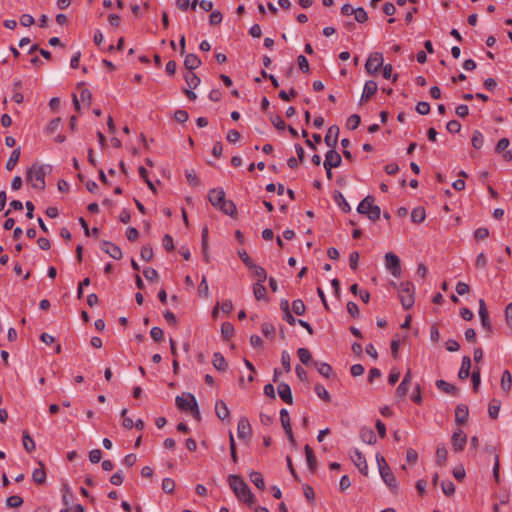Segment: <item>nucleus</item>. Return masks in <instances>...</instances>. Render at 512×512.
Instances as JSON below:
<instances>
[{
    "label": "nucleus",
    "mask_w": 512,
    "mask_h": 512,
    "mask_svg": "<svg viewBox=\"0 0 512 512\" xmlns=\"http://www.w3.org/2000/svg\"><path fill=\"white\" fill-rule=\"evenodd\" d=\"M229 485L233 490L235 496L246 503L248 506H252L256 503V498L251 492L249 486L244 480L238 475H230L228 477Z\"/></svg>",
    "instance_id": "f257e3e1"
},
{
    "label": "nucleus",
    "mask_w": 512,
    "mask_h": 512,
    "mask_svg": "<svg viewBox=\"0 0 512 512\" xmlns=\"http://www.w3.org/2000/svg\"><path fill=\"white\" fill-rule=\"evenodd\" d=\"M376 461L379 468V473L381 475V478L385 482V484L393 491L397 492L398 490V483L396 480L395 475L391 471L389 465L387 464L385 458L382 455L377 454L376 455Z\"/></svg>",
    "instance_id": "f03ea898"
},
{
    "label": "nucleus",
    "mask_w": 512,
    "mask_h": 512,
    "mask_svg": "<svg viewBox=\"0 0 512 512\" xmlns=\"http://www.w3.org/2000/svg\"><path fill=\"white\" fill-rule=\"evenodd\" d=\"M398 297L405 310L413 307L415 302V287L412 282H401L398 286Z\"/></svg>",
    "instance_id": "7ed1b4c3"
},
{
    "label": "nucleus",
    "mask_w": 512,
    "mask_h": 512,
    "mask_svg": "<svg viewBox=\"0 0 512 512\" xmlns=\"http://www.w3.org/2000/svg\"><path fill=\"white\" fill-rule=\"evenodd\" d=\"M374 197L366 196L358 205L357 212L366 215L371 221H377L380 218V207L373 204Z\"/></svg>",
    "instance_id": "20e7f679"
},
{
    "label": "nucleus",
    "mask_w": 512,
    "mask_h": 512,
    "mask_svg": "<svg viewBox=\"0 0 512 512\" xmlns=\"http://www.w3.org/2000/svg\"><path fill=\"white\" fill-rule=\"evenodd\" d=\"M45 175L44 166L33 164L27 171V181L31 182L34 189L43 191L46 186Z\"/></svg>",
    "instance_id": "39448f33"
},
{
    "label": "nucleus",
    "mask_w": 512,
    "mask_h": 512,
    "mask_svg": "<svg viewBox=\"0 0 512 512\" xmlns=\"http://www.w3.org/2000/svg\"><path fill=\"white\" fill-rule=\"evenodd\" d=\"M383 55L380 52L371 53L365 63L367 73L376 75L383 66Z\"/></svg>",
    "instance_id": "423d86ee"
},
{
    "label": "nucleus",
    "mask_w": 512,
    "mask_h": 512,
    "mask_svg": "<svg viewBox=\"0 0 512 512\" xmlns=\"http://www.w3.org/2000/svg\"><path fill=\"white\" fill-rule=\"evenodd\" d=\"M385 265L394 277H400L401 263L399 257L395 253L388 252L385 254Z\"/></svg>",
    "instance_id": "0eeeda50"
},
{
    "label": "nucleus",
    "mask_w": 512,
    "mask_h": 512,
    "mask_svg": "<svg viewBox=\"0 0 512 512\" xmlns=\"http://www.w3.org/2000/svg\"><path fill=\"white\" fill-rule=\"evenodd\" d=\"M467 442V436L464 433V431L460 428L456 429L453 432V435L451 437V445L455 452H461L463 451L465 445Z\"/></svg>",
    "instance_id": "6e6552de"
},
{
    "label": "nucleus",
    "mask_w": 512,
    "mask_h": 512,
    "mask_svg": "<svg viewBox=\"0 0 512 512\" xmlns=\"http://www.w3.org/2000/svg\"><path fill=\"white\" fill-rule=\"evenodd\" d=\"M350 458L355 464V466L358 468V470L363 475L366 476L368 474V465L364 455L358 449L355 448L351 451Z\"/></svg>",
    "instance_id": "1a4fd4ad"
},
{
    "label": "nucleus",
    "mask_w": 512,
    "mask_h": 512,
    "mask_svg": "<svg viewBox=\"0 0 512 512\" xmlns=\"http://www.w3.org/2000/svg\"><path fill=\"white\" fill-rule=\"evenodd\" d=\"M252 435V428L246 417H241L237 424V436L239 439H247Z\"/></svg>",
    "instance_id": "9d476101"
},
{
    "label": "nucleus",
    "mask_w": 512,
    "mask_h": 512,
    "mask_svg": "<svg viewBox=\"0 0 512 512\" xmlns=\"http://www.w3.org/2000/svg\"><path fill=\"white\" fill-rule=\"evenodd\" d=\"M341 163V155L335 150V148H331L327 151L323 164L324 166H329V168H337L341 165Z\"/></svg>",
    "instance_id": "9b49d317"
},
{
    "label": "nucleus",
    "mask_w": 512,
    "mask_h": 512,
    "mask_svg": "<svg viewBox=\"0 0 512 512\" xmlns=\"http://www.w3.org/2000/svg\"><path fill=\"white\" fill-rule=\"evenodd\" d=\"M101 249L115 260H120L122 258L123 254L120 247L112 242L103 241L101 244Z\"/></svg>",
    "instance_id": "f8f14e48"
},
{
    "label": "nucleus",
    "mask_w": 512,
    "mask_h": 512,
    "mask_svg": "<svg viewBox=\"0 0 512 512\" xmlns=\"http://www.w3.org/2000/svg\"><path fill=\"white\" fill-rule=\"evenodd\" d=\"M225 199V192L222 188H214L208 192V200L212 206L218 208Z\"/></svg>",
    "instance_id": "ddd939ff"
},
{
    "label": "nucleus",
    "mask_w": 512,
    "mask_h": 512,
    "mask_svg": "<svg viewBox=\"0 0 512 512\" xmlns=\"http://www.w3.org/2000/svg\"><path fill=\"white\" fill-rule=\"evenodd\" d=\"M339 127L333 125L328 128V131L324 137V142L328 147L335 148L338 141Z\"/></svg>",
    "instance_id": "4468645a"
},
{
    "label": "nucleus",
    "mask_w": 512,
    "mask_h": 512,
    "mask_svg": "<svg viewBox=\"0 0 512 512\" xmlns=\"http://www.w3.org/2000/svg\"><path fill=\"white\" fill-rule=\"evenodd\" d=\"M277 390H278V394H279L280 398L285 403H287L289 405H291L293 403L292 391H291L290 386L287 383L281 382L280 384H278Z\"/></svg>",
    "instance_id": "2eb2a0df"
},
{
    "label": "nucleus",
    "mask_w": 512,
    "mask_h": 512,
    "mask_svg": "<svg viewBox=\"0 0 512 512\" xmlns=\"http://www.w3.org/2000/svg\"><path fill=\"white\" fill-rule=\"evenodd\" d=\"M378 90V85L375 81L369 80L365 83L363 93L361 96V102L368 101L371 97L375 95Z\"/></svg>",
    "instance_id": "dca6fc26"
},
{
    "label": "nucleus",
    "mask_w": 512,
    "mask_h": 512,
    "mask_svg": "<svg viewBox=\"0 0 512 512\" xmlns=\"http://www.w3.org/2000/svg\"><path fill=\"white\" fill-rule=\"evenodd\" d=\"M469 416V408L465 404H458L455 409V422L465 424Z\"/></svg>",
    "instance_id": "f3484780"
},
{
    "label": "nucleus",
    "mask_w": 512,
    "mask_h": 512,
    "mask_svg": "<svg viewBox=\"0 0 512 512\" xmlns=\"http://www.w3.org/2000/svg\"><path fill=\"white\" fill-rule=\"evenodd\" d=\"M202 62L200 58L193 53L187 54L184 60V66L187 70L194 71L201 66Z\"/></svg>",
    "instance_id": "a211bd4d"
},
{
    "label": "nucleus",
    "mask_w": 512,
    "mask_h": 512,
    "mask_svg": "<svg viewBox=\"0 0 512 512\" xmlns=\"http://www.w3.org/2000/svg\"><path fill=\"white\" fill-rule=\"evenodd\" d=\"M215 413L217 417L221 420H225L229 418L230 411L223 400H217L215 403Z\"/></svg>",
    "instance_id": "6ab92c4d"
},
{
    "label": "nucleus",
    "mask_w": 512,
    "mask_h": 512,
    "mask_svg": "<svg viewBox=\"0 0 512 512\" xmlns=\"http://www.w3.org/2000/svg\"><path fill=\"white\" fill-rule=\"evenodd\" d=\"M470 369H471V359L469 356H464L462 358L461 367L458 372L459 379H461V380L467 379L470 375Z\"/></svg>",
    "instance_id": "aec40b11"
},
{
    "label": "nucleus",
    "mask_w": 512,
    "mask_h": 512,
    "mask_svg": "<svg viewBox=\"0 0 512 512\" xmlns=\"http://www.w3.org/2000/svg\"><path fill=\"white\" fill-rule=\"evenodd\" d=\"M212 364L218 371L224 372L228 368V364L220 352L213 354Z\"/></svg>",
    "instance_id": "412c9836"
},
{
    "label": "nucleus",
    "mask_w": 512,
    "mask_h": 512,
    "mask_svg": "<svg viewBox=\"0 0 512 512\" xmlns=\"http://www.w3.org/2000/svg\"><path fill=\"white\" fill-rule=\"evenodd\" d=\"M436 386L443 392L453 395V396H456L459 393V389L456 386H454L442 379L436 381Z\"/></svg>",
    "instance_id": "4be33fe9"
},
{
    "label": "nucleus",
    "mask_w": 512,
    "mask_h": 512,
    "mask_svg": "<svg viewBox=\"0 0 512 512\" xmlns=\"http://www.w3.org/2000/svg\"><path fill=\"white\" fill-rule=\"evenodd\" d=\"M218 209L229 216H235L237 213L234 202L232 200H227L226 198L221 202L220 206H218Z\"/></svg>",
    "instance_id": "5701e85b"
},
{
    "label": "nucleus",
    "mask_w": 512,
    "mask_h": 512,
    "mask_svg": "<svg viewBox=\"0 0 512 512\" xmlns=\"http://www.w3.org/2000/svg\"><path fill=\"white\" fill-rule=\"evenodd\" d=\"M184 395H186L187 398L190 399L189 410L191 411L193 418H195L197 421H200L201 415L195 396L191 393H184Z\"/></svg>",
    "instance_id": "b1692460"
},
{
    "label": "nucleus",
    "mask_w": 512,
    "mask_h": 512,
    "mask_svg": "<svg viewBox=\"0 0 512 512\" xmlns=\"http://www.w3.org/2000/svg\"><path fill=\"white\" fill-rule=\"evenodd\" d=\"M360 438L364 443L374 444L377 441V437L371 428H362L360 430Z\"/></svg>",
    "instance_id": "393cba45"
},
{
    "label": "nucleus",
    "mask_w": 512,
    "mask_h": 512,
    "mask_svg": "<svg viewBox=\"0 0 512 512\" xmlns=\"http://www.w3.org/2000/svg\"><path fill=\"white\" fill-rule=\"evenodd\" d=\"M447 449L444 444H440L437 446L436 453H435V461L437 465L444 466L447 461Z\"/></svg>",
    "instance_id": "a878e982"
},
{
    "label": "nucleus",
    "mask_w": 512,
    "mask_h": 512,
    "mask_svg": "<svg viewBox=\"0 0 512 512\" xmlns=\"http://www.w3.org/2000/svg\"><path fill=\"white\" fill-rule=\"evenodd\" d=\"M184 79L188 88L191 89L197 88L201 82L200 78L192 70H188L184 73Z\"/></svg>",
    "instance_id": "bb28decb"
},
{
    "label": "nucleus",
    "mask_w": 512,
    "mask_h": 512,
    "mask_svg": "<svg viewBox=\"0 0 512 512\" xmlns=\"http://www.w3.org/2000/svg\"><path fill=\"white\" fill-rule=\"evenodd\" d=\"M40 465V468H36L32 472V479L38 485H42L46 482V471L44 469L42 462H40Z\"/></svg>",
    "instance_id": "cd10ccee"
},
{
    "label": "nucleus",
    "mask_w": 512,
    "mask_h": 512,
    "mask_svg": "<svg viewBox=\"0 0 512 512\" xmlns=\"http://www.w3.org/2000/svg\"><path fill=\"white\" fill-rule=\"evenodd\" d=\"M305 455H306V460H307V464H308L310 471L315 472L316 466H317V460H316V457L314 455L312 448L309 445L305 446Z\"/></svg>",
    "instance_id": "c85d7f7f"
},
{
    "label": "nucleus",
    "mask_w": 512,
    "mask_h": 512,
    "mask_svg": "<svg viewBox=\"0 0 512 512\" xmlns=\"http://www.w3.org/2000/svg\"><path fill=\"white\" fill-rule=\"evenodd\" d=\"M334 199L344 213H348L351 211L349 203L347 202L344 195L340 191L335 192Z\"/></svg>",
    "instance_id": "c756f323"
},
{
    "label": "nucleus",
    "mask_w": 512,
    "mask_h": 512,
    "mask_svg": "<svg viewBox=\"0 0 512 512\" xmlns=\"http://www.w3.org/2000/svg\"><path fill=\"white\" fill-rule=\"evenodd\" d=\"M253 293L256 300L267 299V290L263 283H255L253 285Z\"/></svg>",
    "instance_id": "7c9ffc66"
},
{
    "label": "nucleus",
    "mask_w": 512,
    "mask_h": 512,
    "mask_svg": "<svg viewBox=\"0 0 512 512\" xmlns=\"http://www.w3.org/2000/svg\"><path fill=\"white\" fill-rule=\"evenodd\" d=\"M426 218L425 209L423 207H416L411 212V220L414 223H422Z\"/></svg>",
    "instance_id": "2f4dec72"
},
{
    "label": "nucleus",
    "mask_w": 512,
    "mask_h": 512,
    "mask_svg": "<svg viewBox=\"0 0 512 512\" xmlns=\"http://www.w3.org/2000/svg\"><path fill=\"white\" fill-rule=\"evenodd\" d=\"M22 440H23L24 449L28 453H31L35 450V448H36L35 442L32 439V437L30 436V434L28 433V431H26V430L23 431Z\"/></svg>",
    "instance_id": "473e14b6"
},
{
    "label": "nucleus",
    "mask_w": 512,
    "mask_h": 512,
    "mask_svg": "<svg viewBox=\"0 0 512 512\" xmlns=\"http://www.w3.org/2000/svg\"><path fill=\"white\" fill-rule=\"evenodd\" d=\"M20 154H21L20 148L13 150V152L11 153V155L5 165V167L8 171H11L14 169V167L16 166V164L19 161Z\"/></svg>",
    "instance_id": "72a5a7b5"
},
{
    "label": "nucleus",
    "mask_w": 512,
    "mask_h": 512,
    "mask_svg": "<svg viewBox=\"0 0 512 512\" xmlns=\"http://www.w3.org/2000/svg\"><path fill=\"white\" fill-rule=\"evenodd\" d=\"M250 480L258 489L263 490L265 488V481L260 472L252 471L250 473Z\"/></svg>",
    "instance_id": "f704fd0d"
},
{
    "label": "nucleus",
    "mask_w": 512,
    "mask_h": 512,
    "mask_svg": "<svg viewBox=\"0 0 512 512\" xmlns=\"http://www.w3.org/2000/svg\"><path fill=\"white\" fill-rule=\"evenodd\" d=\"M315 366L322 376L330 378L333 375L332 367L328 363L315 362Z\"/></svg>",
    "instance_id": "c9c22d12"
},
{
    "label": "nucleus",
    "mask_w": 512,
    "mask_h": 512,
    "mask_svg": "<svg viewBox=\"0 0 512 512\" xmlns=\"http://www.w3.org/2000/svg\"><path fill=\"white\" fill-rule=\"evenodd\" d=\"M501 407V401L497 399H492L488 406V413L492 419H496L498 417L499 411Z\"/></svg>",
    "instance_id": "e433bc0d"
},
{
    "label": "nucleus",
    "mask_w": 512,
    "mask_h": 512,
    "mask_svg": "<svg viewBox=\"0 0 512 512\" xmlns=\"http://www.w3.org/2000/svg\"><path fill=\"white\" fill-rule=\"evenodd\" d=\"M314 391L317 394V396L324 400L325 402L329 403L331 401V396L329 392L325 389V387L322 384H315Z\"/></svg>",
    "instance_id": "4c0bfd02"
},
{
    "label": "nucleus",
    "mask_w": 512,
    "mask_h": 512,
    "mask_svg": "<svg viewBox=\"0 0 512 512\" xmlns=\"http://www.w3.org/2000/svg\"><path fill=\"white\" fill-rule=\"evenodd\" d=\"M500 385L504 391H510L512 387V375L508 370L503 372Z\"/></svg>",
    "instance_id": "58836bf2"
},
{
    "label": "nucleus",
    "mask_w": 512,
    "mask_h": 512,
    "mask_svg": "<svg viewBox=\"0 0 512 512\" xmlns=\"http://www.w3.org/2000/svg\"><path fill=\"white\" fill-rule=\"evenodd\" d=\"M471 144L475 149H481L484 144V137L482 133L478 130H475L473 132L472 138H471Z\"/></svg>",
    "instance_id": "ea45409f"
},
{
    "label": "nucleus",
    "mask_w": 512,
    "mask_h": 512,
    "mask_svg": "<svg viewBox=\"0 0 512 512\" xmlns=\"http://www.w3.org/2000/svg\"><path fill=\"white\" fill-rule=\"evenodd\" d=\"M221 334L225 340H229L234 334V326L230 322L222 323Z\"/></svg>",
    "instance_id": "a19ab883"
},
{
    "label": "nucleus",
    "mask_w": 512,
    "mask_h": 512,
    "mask_svg": "<svg viewBox=\"0 0 512 512\" xmlns=\"http://www.w3.org/2000/svg\"><path fill=\"white\" fill-rule=\"evenodd\" d=\"M254 272L255 277H257L258 281L256 283H264L267 279V273L266 270L259 266L254 264V266L251 268Z\"/></svg>",
    "instance_id": "79ce46f5"
},
{
    "label": "nucleus",
    "mask_w": 512,
    "mask_h": 512,
    "mask_svg": "<svg viewBox=\"0 0 512 512\" xmlns=\"http://www.w3.org/2000/svg\"><path fill=\"white\" fill-rule=\"evenodd\" d=\"M292 310L296 315H304L306 312V306L301 299H296L292 302Z\"/></svg>",
    "instance_id": "37998d69"
},
{
    "label": "nucleus",
    "mask_w": 512,
    "mask_h": 512,
    "mask_svg": "<svg viewBox=\"0 0 512 512\" xmlns=\"http://www.w3.org/2000/svg\"><path fill=\"white\" fill-rule=\"evenodd\" d=\"M189 402L190 399H188L184 394L183 396H177L175 399L176 406L181 411L189 410Z\"/></svg>",
    "instance_id": "c03bdc74"
},
{
    "label": "nucleus",
    "mask_w": 512,
    "mask_h": 512,
    "mask_svg": "<svg viewBox=\"0 0 512 512\" xmlns=\"http://www.w3.org/2000/svg\"><path fill=\"white\" fill-rule=\"evenodd\" d=\"M355 21L358 23H365L368 20V14L363 7H358L354 11Z\"/></svg>",
    "instance_id": "a18cd8bd"
},
{
    "label": "nucleus",
    "mask_w": 512,
    "mask_h": 512,
    "mask_svg": "<svg viewBox=\"0 0 512 512\" xmlns=\"http://www.w3.org/2000/svg\"><path fill=\"white\" fill-rule=\"evenodd\" d=\"M297 354H298L300 361L303 364H308L312 359V355L307 348H299L297 351Z\"/></svg>",
    "instance_id": "49530a36"
},
{
    "label": "nucleus",
    "mask_w": 512,
    "mask_h": 512,
    "mask_svg": "<svg viewBox=\"0 0 512 512\" xmlns=\"http://www.w3.org/2000/svg\"><path fill=\"white\" fill-rule=\"evenodd\" d=\"M360 121L361 119L358 114H352L351 116L348 117L346 126L350 130H355L356 128H358Z\"/></svg>",
    "instance_id": "de8ad7c7"
},
{
    "label": "nucleus",
    "mask_w": 512,
    "mask_h": 512,
    "mask_svg": "<svg viewBox=\"0 0 512 512\" xmlns=\"http://www.w3.org/2000/svg\"><path fill=\"white\" fill-rule=\"evenodd\" d=\"M162 489L165 493H173L175 490V481L172 478H164L162 481Z\"/></svg>",
    "instance_id": "09e8293b"
},
{
    "label": "nucleus",
    "mask_w": 512,
    "mask_h": 512,
    "mask_svg": "<svg viewBox=\"0 0 512 512\" xmlns=\"http://www.w3.org/2000/svg\"><path fill=\"white\" fill-rule=\"evenodd\" d=\"M6 504L10 508H17L23 504V499L18 495H13L7 498Z\"/></svg>",
    "instance_id": "8fccbe9b"
},
{
    "label": "nucleus",
    "mask_w": 512,
    "mask_h": 512,
    "mask_svg": "<svg viewBox=\"0 0 512 512\" xmlns=\"http://www.w3.org/2000/svg\"><path fill=\"white\" fill-rule=\"evenodd\" d=\"M150 336L155 342H160L164 339V331L160 327H152L150 330Z\"/></svg>",
    "instance_id": "3c124183"
},
{
    "label": "nucleus",
    "mask_w": 512,
    "mask_h": 512,
    "mask_svg": "<svg viewBox=\"0 0 512 512\" xmlns=\"http://www.w3.org/2000/svg\"><path fill=\"white\" fill-rule=\"evenodd\" d=\"M141 258L144 260V261H151L153 259V249L150 245H145L141 248Z\"/></svg>",
    "instance_id": "603ef678"
},
{
    "label": "nucleus",
    "mask_w": 512,
    "mask_h": 512,
    "mask_svg": "<svg viewBox=\"0 0 512 512\" xmlns=\"http://www.w3.org/2000/svg\"><path fill=\"white\" fill-rule=\"evenodd\" d=\"M441 488L446 496H452L455 493V485L452 481H442Z\"/></svg>",
    "instance_id": "864d4df0"
},
{
    "label": "nucleus",
    "mask_w": 512,
    "mask_h": 512,
    "mask_svg": "<svg viewBox=\"0 0 512 512\" xmlns=\"http://www.w3.org/2000/svg\"><path fill=\"white\" fill-rule=\"evenodd\" d=\"M471 380H472V383H473V390L476 392L478 390V387L480 385V382H481V377H480V368L479 367H475L472 374H471Z\"/></svg>",
    "instance_id": "5fc2aeb1"
},
{
    "label": "nucleus",
    "mask_w": 512,
    "mask_h": 512,
    "mask_svg": "<svg viewBox=\"0 0 512 512\" xmlns=\"http://www.w3.org/2000/svg\"><path fill=\"white\" fill-rule=\"evenodd\" d=\"M185 177L190 185L192 186H198L200 184V180L197 177L194 170H186L185 171Z\"/></svg>",
    "instance_id": "6e6d98bb"
},
{
    "label": "nucleus",
    "mask_w": 512,
    "mask_h": 512,
    "mask_svg": "<svg viewBox=\"0 0 512 512\" xmlns=\"http://www.w3.org/2000/svg\"><path fill=\"white\" fill-rule=\"evenodd\" d=\"M291 358L290 354L287 351H282L281 353V363L284 370L288 373L291 371Z\"/></svg>",
    "instance_id": "4d7b16f0"
},
{
    "label": "nucleus",
    "mask_w": 512,
    "mask_h": 512,
    "mask_svg": "<svg viewBox=\"0 0 512 512\" xmlns=\"http://www.w3.org/2000/svg\"><path fill=\"white\" fill-rule=\"evenodd\" d=\"M208 292H209V287H208V283H207V279H206V276H203L202 277V280L200 282V285L198 287V293L201 297H208Z\"/></svg>",
    "instance_id": "13d9d810"
},
{
    "label": "nucleus",
    "mask_w": 512,
    "mask_h": 512,
    "mask_svg": "<svg viewBox=\"0 0 512 512\" xmlns=\"http://www.w3.org/2000/svg\"><path fill=\"white\" fill-rule=\"evenodd\" d=\"M143 275L148 281H156L158 279V272L151 267H147L143 270Z\"/></svg>",
    "instance_id": "bf43d9fd"
},
{
    "label": "nucleus",
    "mask_w": 512,
    "mask_h": 512,
    "mask_svg": "<svg viewBox=\"0 0 512 512\" xmlns=\"http://www.w3.org/2000/svg\"><path fill=\"white\" fill-rule=\"evenodd\" d=\"M415 110L421 115H427L430 112V104L426 101L417 103Z\"/></svg>",
    "instance_id": "052dcab7"
},
{
    "label": "nucleus",
    "mask_w": 512,
    "mask_h": 512,
    "mask_svg": "<svg viewBox=\"0 0 512 512\" xmlns=\"http://www.w3.org/2000/svg\"><path fill=\"white\" fill-rule=\"evenodd\" d=\"M270 121L278 130H284L286 128L284 120L279 115L271 116Z\"/></svg>",
    "instance_id": "680f3d73"
},
{
    "label": "nucleus",
    "mask_w": 512,
    "mask_h": 512,
    "mask_svg": "<svg viewBox=\"0 0 512 512\" xmlns=\"http://www.w3.org/2000/svg\"><path fill=\"white\" fill-rule=\"evenodd\" d=\"M261 331L266 337H273L275 334V328L273 324L268 322L262 324Z\"/></svg>",
    "instance_id": "e2e57ef3"
},
{
    "label": "nucleus",
    "mask_w": 512,
    "mask_h": 512,
    "mask_svg": "<svg viewBox=\"0 0 512 512\" xmlns=\"http://www.w3.org/2000/svg\"><path fill=\"white\" fill-rule=\"evenodd\" d=\"M238 255H239L240 259L243 261V263L248 268H252L254 266V262L252 261V259L250 258V256L248 255V253L244 249L243 250H239L238 251Z\"/></svg>",
    "instance_id": "0e129e2a"
},
{
    "label": "nucleus",
    "mask_w": 512,
    "mask_h": 512,
    "mask_svg": "<svg viewBox=\"0 0 512 512\" xmlns=\"http://www.w3.org/2000/svg\"><path fill=\"white\" fill-rule=\"evenodd\" d=\"M222 18V13L220 11H212L209 16V23L211 25H218L222 22Z\"/></svg>",
    "instance_id": "69168bd1"
},
{
    "label": "nucleus",
    "mask_w": 512,
    "mask_h": 512,
    "mask_svg": "<svg viewBox=\"0 0 512 512\" xmlns=\"http://www.w3.org/2000/svg\"><path fill=\"white\" fill-rule=\"evenodd\" d=\"M174 118L179 123H185L188 120L189 115H188L187 111L178 109L174 113Z\"/></svg>",
    "instance_id": "338daca9"
},
{
    "label": "nucleus",
    "mask_w": 512,
    "mask_h": 512,
    "mask_svg": "<svg viewBox=\"0 0 512 512\" xmlns=\"http://www.w3.org/2000/svg\"><path fill=\"white\" fill-rule=\"evenodd\" d=\"M446 129L450 133H459L461 130V124L457 120H450L446 125Z\"/></svg>",
    "instance_id": "774afa93"
}]
</instances>
